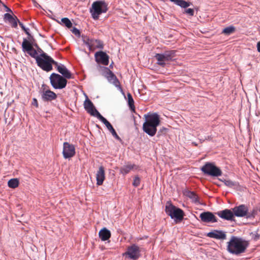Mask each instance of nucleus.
I'll list each match as a JSON object with an SVG mask.
<instances>
[{"mask_svg":"<svg viewBox=\"0 0 260 260\" xmlns=\"http://www.w3.org/2000/svg\"><path fill=\"white\" fill-rule=\"evenodd\" d=\"M145 119L143 124V131L151 137L154 136L157 132V127L159 125V116L155 113L144 115Z\"/></svg>","mask_w":260,"mask_h":260,"instance_id":"1","label":"nucleus"},{"mask_svg":"<svg viewBox=\"0 0 260 260\" xmlns=\"http://www.w3.org/2000/svg\"><path fill=\"white\" fill-rule=\"evenodd\" d=\"M248 242L242 238L233 236L227 243V250L232 254L239 255L245 252Z\"/></svg>","mask_w":260,"mask_h":260,"instance_id":"2","label":"nucleus"},{"mask_svg":"<svg viewBox=\"0 0 260 260\" xmlns=\"http://www.w3.org/2000/svg\"><path fill=\"white\" fill-rule=\"evenodd\" d=\"M37 63L43 70L49 72L52 70V66L57 65V62L54 61L46 53L43 52L39 57H37Z\"/></svg>","mask_w":260,"mask_h":260,"instance_id":"3","label":"nucleus"},{"mask_svg":"<svg viewBox=\"0 0 260 260\" xmlns=\"http://www.w3.org/2000/svg\"><path fill=\"white\" fill-rule=\"evenodd\" d=\"M108 11L107 4L103 1H98L93 2L90 8V13L92 18L98 20L99 16Z\"/></svg>","mask_w":260,"mask_h":260,"instance_id":"4","label":"nucleus"},{"mask_svg":"<svg viewBox=\"0 0 260 260\" xmlns=\"http://www.w3.org/2000/svg\"><path fill=\"white\" fill-rule=\"evenodd\" d=\"M166 212L172 218L176 220L181 221L184 216L183 211L169 202H167L166 206Z\"/></svg>","mask_w":260,"mask_h":260,"instance_id":"5","label":"nucleus"},{"mask_svg":"<svg viewBox=\"0 0 260 260\" xmlns=\"http://www.w3.org/2000/svg\"><path fill=\"white\" fill-rule=\"evenodd\" d=\"M50 79L52 86L55 89H62L66 86L67 80L59 74H52Z\"/></svg>","mask_w":260,"mask_h":260,"instance_id":"6","label":"nucleus"},{"mask_svg":"<svg viewBox=\"0 0 260 260\" xmlns=\"http://www.w3.org/2000/svg\"><path fill=\"white\" fill-rule=\"evenodd\" d=\"M175 54V51L174 50L167 51L162 54H156L155 57L157 60V63L164 67L167 62L173 59Z\"/></svg>","mask_w":260,"mask_h":260,"instance_id":"7","label":"nucleus"},{"mask_svg":"<svg viewBox=\"0 0 260 260\" xmlns=\"http://www.w3.org/2000/svg\"><path fill=\"white\" fill-rule=\"evenodd\" d=\"M201 170L205 174L214 177H218L222 174V172L219 168L210 162H207L203 166Z\"/></svg>","mask_w":260,"mask_h":260,"instance_id":"8","label":"nucleus"},{"mask_svg":"<svg viewBox=\"0 0 260 260\" xmlns=\"http://www.w3.org/2000/svg\"><path fill=\"white\" fill-rule=\"evenodd\" d=\"M234 216L238 217H246L250 218L254 215L248 212V207L245 205H240L233 208Z\"/></svg>","mask_w":260,"mask_h":260,"instance_id":"9","label":"nucleus"},{"mask_svg":"<svg viewBox=\"0 0 260 260\" xmlns=\"http://www.w3.org/2000/svg\"><path fill=\"white\" fill-rule=\"evenodd\" d=\"M85 96L86 97V100L84 102V107L85 109L91 115L96 117L98 118L99 115L101 114L95 109L93 103L89 100L87 95L85 94Z\"/></svg>","mask_w":260,"mask_h":260,"instance_id":"10","label":"nucleus"},{"mask_svg":"<svg viewBox=\"0 0 260 260\" xmlns=\"http://www.w3.org/2000/svg\"><path fill=\"white\" fill-rule=\"evenodd\" d=\"M63 156L64 158H70L75 154V148L74 145L68 142H64L63 144Z\"/></svg>","mask_w":260,"mask_h":260,"instance_id":"11","label":"nucleus"},{"mask_svg":"<svg viewBox=\"0 0 260 260\" xmlns=\"http://www.w3.org/2000/svg\"><path fill=\"white\" fill-rule=\"evenodd\" d=\"M140 252L139 247L137 245L133 244L127 248V251L123 254L128 255V257L131 259H137L140 256Z\"/></svg>","mask_w":260,"mask_h":260,"instance_id":"12","label":"nucleus"},{"mask_svg":"<svg viewBox=\"0 0 260 260\" xmlns=\"http://www.w3.org/2000/svg\"><path fill=\"white\" fill-rule=\"evenodd\" d=\"M103 75L110 83H112L116 87H119V82L117 77L108 68H104Z\"/></svg>","mask_w":260,"mask_h":260,"instance_id":"13","label":"nucleus"},{"mask_svg":"<svg viewBox=\"0 0 260 260\" xmlns=\"http://www.w3.org/2000/svg\"><path fill=\"white\" fill-rule=\"evenodd\" d=\"M84 43L89 48L90 50H93L96 48H103V43L100 40L89 39L88 38L83 40Z\"/></svg>","mask_w":260,"mask_h":260,"instance_id":"14","label":"nucleus"},{"mask_svg":"<svg viewBox=\"0 0 260 260\" xmlns=\"http://www.w3.org/2000/svg\"><path fill=\"white\" fill-rule=\"evenodd\" d=\"M216 214L219 217L223 219L230 221L234 220L235 216L233 208L232 209H226L223 210L218 211Z\"/></svg>","mask_w":260,"mask_h":260,"instance_id":"15","label":"nucleus"},{"mask_svg":"<svg viewBox=\"0 0 260 260\" xmlns=\"http://www.w3.org/2000/svg\"><path fill=\"white\" fill-rule=\"evenodd\" d=\"M96 61L104 65L107 66L109 63V56L103 51L96 52L95 54Z\"/></svg>","mask_w":260,"mask_h":260,"instance_id":"16","label":"nucleus"},{"mask_svg":"<svg viewBox=\"0 0 260 260\" xmlns=\"http://www.w3.org/2000/svg\"><path fill=\"white\" fill-rule=\"evenodd\" d=\"M200 217L201 220L205 222H217L216 217L214 215L210 212H204L202 213Z\"/></svg>","mask_w":260,"mask_h":260,"instance_id":"17","label":"nucleus"},{"mask_svg":"<svg viewBox=\"0 0 260 260\" xmlns=\"http://www.w3.org/2000/svg\"><path fill=\"white\" fill-rule=\"evenodd\" d=\"M105 179V173L104 167L100 166L96 174V184L101 185Z\"/></svg>","mask_w":260,"mask_h":260,"instance_id":"18","label":"nucleus"},{"mask_svg":"<svg viewBox=\"0 0 260 260\" xmlns=\"http://www.w3.org/2000/svg\"><path fill=\"white\" fill-rule=\"evenodd\" d=\"M207 236L218 240H224L226 238V234L224 232L221 231L214 230L207 234Z\"/></svg>","mask_w":260,"mask_h":260,"instance_id":"19","label":"nucleus"},{"mask_svg":"<svg viewBox=\"0 0 260 260\" xmlns=\"http://www.w3.org/2000/svg\"><path fill=\"white\" fill-rule=\"evenodd\" d=\"M55 66H56L58 72L62 74L64 78L67 79L71 78V73L63 64H58L57 62V65Z\"/></svg>","mask_w":260,"mask_h":260,"instance_id":"20","label":"nucleus"},{"mask_svg":"<svg viewBox=\"0 0 260 260\" xmlns=\"http://www.w3.org/2000/svg\"><path fill=\"white\" fill-rule=\"evenodd\" d=\"M42 98L44 101H50L55 99L56 98V95L54 92L47 90L43 92Z\"/></svg>","mask_w":260,"mask_h":260,"instance_id":"21","label":"nucleus"},{"mask_svg":"<svg viewBox=\"0 0 260 260\" xmlns=\"http://www.w3.org/2000/svg\"><path fill=\"white\" fill-rule=\"evenodd\" d=\"M138 168V167L134 164H127L121 167L120 169V171L123 175H125L131 171L136 170Z\"/></svg>","mask_w":260,"mask_h":260,"instance_id":"22","label":"nucleus"},{"mask_svg":"<svg viewBox=\"0 0 260 260\" xmlns=\"http://www.w3.org/2000/svg\"><path fill=\"white\" fill-rule=\"evenodd\" d=\"M99 237L102 241H106L111 237V232L106 228L101 229L99 233Z\"/></svg>","mask_w":260,"mask_h":260,"instance_id":"23","label":"nucleus"},{"mask_svg":"<svg viewBox=\"0 0 260 260\" xmlns=\"http://www.w3.org/2000/svg\"><path fill=\"white\" fill-rule=\"evenodd\" d=\"M32 47L30 43L26 39H23V42L22 43V48L24 52H27Z\"/></svg>","mask_w":260,"mask_h":260,"instance_id":"24","label":"nucleus"},{"mask_svg":"<svg viewBox=\"0 0 260 260\" xmlns=\"http://www.w3.org/2000/svg\"><path fill=\"white\" fill-rule=\"evenodd\" d=\"M98 118L105 125L109 131L113 128V126L111 123L101 114L99 115V117Z\"/></svg>","mask_w":260,"mask_h":260,"instance_id":"25","label":"nucleus"},{"mask_svg":"<svg viewBox=\"0 0 260 260\" xmlns=\"http://www.w3.org/2000/svg\"><path fill=\"white\" fill-rule=\"evenodd\" d=\"M171 2H174L176 5L180 6L182 8H187L189 6V3L183 0H170Z\"/></svg>","mask_w":260,"mask_h":260,"instance_id":"26","label":"nucleus"},{"mask_svg":"<svg viewBox=\"0 0 260 260\" xmlns=\"http://www.w3.org/2000/svg\"><path fill=\"white\" fill-rule=\"evenodd\" d=\"M8 186L12 188L17 187L19 185V181L17 179H11L8 182Z\"/></svg>","mask_w":260,"mask_h":260,"instance_id":"27","label":"nucleus"},{"mask_svg":"<svg viewBox=\"0 0 260 260\" xmlns=\"http://www.w3.org/2000/svg\"><path fill=\"white\" fill-rule=\"evenodd\" d=\"M127 102L129 105V107L131 110L133 111H135V106H134V101L133 99V97L131 93H128L127 94Z\"/></svg>","mask_w":260,"mask_h":260,"instance_id":"28","label":"nucleus"},{"mask_svg":"<svg viewBox=\"0 0 260 260\" xmlns=\"http://www.w3.org/2000/svg\"><path fill=\"white\" fill-rule=\"evenodd\" d=\"M235 31V28L233 26L227 27L223 29L222 33L225 35H229Z\"/></svg>","mask_w":260,"mask_h":260,"instance_id":"29","label":"nucleus"},{"mask_svg":"<svg viewBox=\"0 0 260 260\" xmlns=\"http://www.w3.org/2000/svg\"><path fill=\"white\" fill-rule=\"evenodd\" d=\"M223 182L226 186L229 187L235 188L237 186L236 182H233L230 180H224Z\"/></svg>","mask_w":260,"mask_h":260,"instance_id":"30","label":"nucleus"},{"mask_svg":"<svg viewBox=\"0 0 260 260\" xmlns=\"http://www.w3.org/2000/svg\"><path fill=\"white\" fill-rule=\"evenodd\" d=\"M61 23L64 24L68 28H71L72 26V23L68 18H63L61 19Z\"/></svg>","mask_w":260,"mask_h":260,"instance_id":"31","label":"nucleus"},{"mask_svg":"<svg viewBox=\"0 0 260 260\" xmlns=\"http://www.w3.org/2000/svg\"><path fill=\"white\" fill-rule=\"evenodd\" d=\"M187 196L192 200V202L194 203L198 202V197L193 192H188Z\"/></svg>","mask_w":260,"mask_h":260,"instance_id":"32","label":"nucleus"},{"mask_svg":"<svg viewBox=\"0 0 260 260\" xmlns=\"http://www.w3.org/2000/svg\"><path fill=\"white\" fill-rule=\"evenodd\" d=\"M27 53L30 55L32 57H34L37 60V57H39V56L37 55V52L36 50L32 47L30 50L27 51Z\"/></svg>","mask_w":260,"mask_h":260,"instance_id":"33","label":"nucleus"},{"mask_svg":"<svg viewBox=\"0 0 260 260\" xmlns=\"http://www.w3.org/2000/svg\"><path fill=\"white\" fill-rule=\"evenodd\" d=\"M140 178L138 177V176L135 177L134 179L133 185L135 187H137L140 185Z\"/></svg>","mask_w":260,"mask_h":260,"instance_id":"34","label":"nucleus"},{"mask_svg":"<svg viewBox=\"0 0 260 260\" xmlns=\"http://www.w3.org/2000/svg\"><path fill=\"white\" fill-rule=\"evenodd\" d=\"M110 132L111 133L113 137H114L116 139L120 140L119 137L117 135L113 127L110 131Z\"/></svg>","mask_w":260,"mask_h":260,"instance_id":"35","label":"nucleus"},{"mask_svg":"<svg viewBox=\"0 0 260 260\" xmlns=\"http://www.w3.org/2000/svg\"><path fill=\"white\" fill-rule=\"evenodd\" d=\"M110 132L111 133L113 137H114L116 139L120 140L119 137L117 135L113 127L110 131Z\"/></svg>","mask_w":260,"mask_h":260,"instance_id":"36","label":"nucleus"},{"mask_svg":"<svg viewBox=\"0 0 260 260\" xmlns=\"http://www.w3.org/2000/svg\"><path fill=\"white\" fill-rule=\"evenodd\" d=\"M19 24L21 26L22 29L25 31V33L27 35H30V34H29V31H29V29L28 28H25V26H24V25L21 22H20L19 21Z\"/></svg>","mask_w":260,"mask_h":260,"instance_id":"37","label":"nucleus"},{"mask_svg":"<svg viewBox=\"0 0 260 260\" xmlns=\"http://www.w3.org/2000/svg\"><path fill=\"white\" fill-rule=\"evenodd\" d=\"M17 21L19 22L18 20L17 19L16 17L14 18L10 22L12 24V26L14 27H16L17 26Z\"/></svg>","mask_w":260,"mask_h":260,"instance_id":"38","label":"nucleus"},{"mask_svg":"<svg viewBox=\"0 0 260 260\" xmlns=\"http://www.w3.org/2000/svg\"><path fill=\"white\" fill-rule=\"evenodd\" d=\"M185 13L189 14L190 16H193L194 14V11L192 9H187L185 10Z\"/></svg>","mask_w":260,"mask_h":260,"instance_id":"39","label":"nucleus"},{"mask_svg":"<svg viewBox=\"0 0 260 260\" xmlns=\"http://www.w3.org/2000/svg\"><path fill=\"white\" fill-rule=\"evenodd\" d=\"M5 18L8 19L10 22L14 18V17L9 13L5 14Z\"/></svg>","mask_w":260,"mask_h":260,"instance_id":"40","label":"nucleus"},{"mask_svg":"<svg viewBox=\"0 0 260 260\" xmlns=\"http://www.w3.org/2000/svg\"><path fill=\"white\" fill-rule=\"evenodd\" d=\"M72 32L76 35V36H79L80 35V31L77 28H73L72 30Z\"/></svg>","mask_w":260,"mask_h":260,"instance_id":"41","label":"nucleus"},{"mask_svg":"<svg viewBox=\"0 0 260 260\" xmlns=\"http://www.w3.org/2000/svg\"><path fill=\"white\" fill-rule=\"evenodd\" d=\"M32 104L33 105L35 106L36 107H38V101L36 99H35V98L33 99Z\"/></svg>","mask_w":260,"mask_h":260,"instance_id":"42","label":"nucleus"},{"mask_svg":"<svg viewBox=\"0 0 260 260\" xmlns=\"http://www.w3.org/2000/svg\"><path fill=\"white\" fill-rule=\"evenodd\" d=\"M257 49L258 52H260V41L258 42L257 43Z\"/></svg>","mask_w":260,"mask_h":260,"instance_id":"43","label":"nucleus"},{"mask_svg":"<svg viewBox=\"0 0 260 260\" xmlns=\"http://www.w3.org/2000/svg\"><path fill=\"white\" fill-rule=\"evenodd\" d=\"M7 8V11H11V10L10 9H9L8 8Z\"/></svg>","mask_w":260,"mask_h":260,"instance_id":"44","label":"nucleus"}]
</instances>
